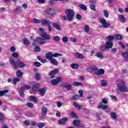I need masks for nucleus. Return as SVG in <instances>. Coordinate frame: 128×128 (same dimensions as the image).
Listing matches in <instances>:
<instances>
[{
	"mask_svg": "<svg viewBox=\"0 0 128 128\" xmlns=\"http://www.w3.org/2000/svg\"><path fill=\"white\" fill-rule=\"evenodd\" d=\"M64 12L66 16H62V20H68L69 22H72V20H74V10L66 9L65 10Z\"/></svg>",
	"mask_w": 128,
	"mask_h": 128,
	"instance_id": "f257e3e1",
	"label": "nucleus"
},
{
	"mask_svg": "<svg viewBox=\"0 0 128 128\" xmlns=\"http://www.w3.org/2000/svg\"><path fill=\"white\" fill-rule=\"evenodd\" d=\"M62 56V54H59V53H55L54 54H52L51 52H48L46 54V58H47V60H49L50 61L52 58H58V56Z\"/></svg>",
	"mask_w": 128,
	"mask_h": 128,
	"instance_id": "f03ea898",
	"label": "nucleus"
},
{
	"mask_svg": "<svg viewBox=\"0 0 128 128\" xmlns=\"http://www.w3.org/2000/svg\"><path fill=\"white\" fill-rule=\"evenodd\" d=\"M117 88L120 92H128V86L124 84H118Z\"/></svg>",
	"mask_w": 128,
	"mask_h": 128,
	"instance_id": "7ed1b4c3",
	"label": "nucleus"
},
{
	"mask_svg": "<svg viewBox=\"0 0 128 128\" xmlns=\"http://www.w3.org/2000/svg\"><path fill=\"white\" fill-rule=\"evenodd\" d=\"M45 12L46 14H50L51 16H56V13L54 12V10L51 8H46Z\"/></svg>",
	"mask_w": 128,
	"mask_h": 128,
	"instance_id": "20e7f679",
	"label": "nucleus"
},
{
	"mask_svg": "<svg viewBox=\"0 0 128 128\" xmlns=\"http://www.w3.org/2000/svg\"><path fill=\"white\" fill-rule=\"evenodd\" d=\"M99 22H100V24H102V28H108V26H110V23L106 22V19L104 18L100 19Z\"/></svg>",
	"mask_w": 128,
	"mask_h": 128,
	"instance_id": "39448f33",
	"label": "nucleus"
},
{
	"mask_svg": "<svg viewBox=\"0 0 128 128\" xmlns=\"http://www.w3.org/2000/svg\"><path fill=\"white\" fill-rule=\"evenodd\" d=\"M60 82H62V78L60 77H57L56 79L52 80L50 82L52 86H58Z\"/></svg>",
	"mask_w": 128,
	"mask_h": 128,
	"instance_id": "423d86ee",
	"label": "nucleus"
},
{
	"mask_svg": "<svg viewBox=\"0 0 128 128\" xmlns=\"http://www.w3.org/2000/svg\"><path fill=\"white\" fill-rule=\"evenodd\" d=\"M39 28L40 32H42L41 33V36H42V38H44L46 40H50V35L46 34V32H44V28Z\"/></svg>",
	"mask_w": 128,
	"mask_h": 128,
	"instance_id": "0eeeda50",
	"label": "nucleus"
},
{
	"mask_svg": "<svg viewBox=\"0 0 128 128\" xmlns=\"http://www.w3.org/2000/svg\"><path fill=\"white\" fill-rule=\"evenodd\" d=\"M73 124L77 128H84V125H82V123L80 120H74Z\"/></svg>",
	"mask_w": 128,
	"mask_h": 128,
	"instance_id": "6e6552de",
	"label": "nucleus"
},
{
	"mask_svg": "<svg viewBox=\"0 0 128 128\" xmlns=\"http://www.w3.org/2000/svg\"><path fill=\"white\" fill-rule=\"evenodd\" d=\"M87 70L89 72H94V74H96V72H98V69L96 66H91L90 68H88L87 69Z\"/></svg>",
	"mask_w": 128,
	"mask_h": 128,
	"instance_id": "1a4fd4ad",
	"label": "nucleus"
},
{
	"mask_svg": "<svg viewBox=\"0 0 128 128\" xmlns=\"http://www.w3.org/2000/svg\"><path fill=\"white\" fill-rule=\"evenodd\" d=\"M61 88H65L67 90H72V86L70 84H68L66 83H63L61 84Z\"/></svg>",
	"mask_w": 128,
	"mask_h": 128,
	"instance_id": "9d476101",
	"label": "nucleus"
},
{
	"mask_svg": "<svg viewBox=\"0 0 128 128\" xmlns=\"http://www.w3.org/2000/svg\"><path fill=\"white\" fill-rule=\"evenodd\" d=\"M40 24L42 26H50V20L42 19L40 20Z\"/></svg>",
	"mask_w": 128,
	"mask_h": 128,
	"instance_id": "9b49d317",
	"label": "nucleus"
},
{
	"mask_svg": "<svg viewBox=\"0 0 128 128\" xmlns=\"http://www.w3.org/2000/svg\"><path fill=\"white\" fill-rule=\"evenodd\" d=\"M9 62L12 66H14V70H17L18 68V64L16 62V61L14 60V58H10Z\"/></svg>",
	"mask_w": 128,
	"mask_h": 128,
	"instance_id": "f8f14e48",
	"label": "nucleus"
},
{
	"mask_svg": "<svg viewBox=\"0 0 128 128\" xmlns=\"http://www.w3.org/2000/svg\"><path fill=\"white\" fill-rule=\"evenodd\" d=\"M38 92L41 96H44L46 94V88H42L39 89Z\"/></svg>",
	"mask_w": 128,
	"mask_h": 128,
	"instance_id": "ddd939ff",
	"label": "nucleus"
},
{
	"mask_svg": "<svg viewBox=\"0 0 128 128\" xmlns=\"http://www.w3.org/2000/svg\"><path fill=\"white\" fill-rule=\"evenodd\" d=\"M67 122H68V118L66 117L63 119L59 120L58 122L60 126H62V124H64L66 123Z\"/></svg>",
	"mask_w": 128,
	"mask_h": 128,
	"instance_id": "4468645a",
	"label": "nucleus"
},
{
	"mask_svg": "<svg viewBox=\"0 0 128 128\" xmlns=\"http://www.w3.org/2000/svg\"><path fill=\"white\" fill-rule=\"evenodd\" d=\"M40 84H35L32 86V90L34 92H38Z\"/></svg>",
	"mask_w": 128,
	"mask_h": 128,
	"instance_id": "2eb2a0df",
	"label": "nucleus"
},
{
	"mask_svg": "<svg viewBox=\"0 0 128 128\" xmlns=\"http://www.w3.org/2000/svg\"><path fill=\"white\" fill-rule=\"evenodd\" d=\"M106 46L107 48H112L114 46V43L112 42L106 41Z\"/></svg>",
	"mask_w": 128,
	"mask_h": 128,
	"instance_id": "dca6fc26",
	"label": "nucleus"
},
{
	"mask_svg": "<svg viewBox=\"0 0 128 128\" xmlns=\"http://www.w3.org/2000/svg\"><path fill=\"white\" fill-rule=\"evenodd\" d=\"M48 112V108L46 107H42V116H46Z\"/></svg>",
	"mask_w": 128,
	"mask_h": 128,
	"instance_id": "f3484780",
	"label": "nucleus"
},
{
	"mask_svg": "<svg viewBox=\"0 0 128 128\" xmlns=\"http://www.w3.org/2000/svg\"><path fill=\"white\" fill-rule=\"evenodd\" d=\"M96 74V76H102V74H104V70L102 68L99 69L98 70Z\"/></svg>",
	"mask_w": 128,
	"mask_h": 128,
	"instance_id": "a211bd4d",
	"label": "nucleus"
},
{
	"mask_svg": "<svg viewBox=\"0 0 128 128\" xmlns=\"http://www.w3.org/2000/svg\"><path fill=\"white\" fill-rule=\"evenodd\" d=\"M36 42H37V44H44V39L42 38H38L36 39Z\"/></svg>",
	"mask_w": 128,
	"mask_h": 128,
	"instance_id": "6ab92c4d",
	"label": "nucleus"
},
{
	"mask_svg": "<svg viewBox=\"0 0 128 128\" xmlns=\"http://www.w3.org/2000/svg\"><path fill=\"white\" fill-rule=\"evenodd\" d=\"M73 106H74V108H78V110H82V106H84L80 105V104H78L76 102H74Z\"/></svg>",
	"mask_w": 128,
	"mask_h": 128,
	"instance_id": "aec40b11",
	"label": "nucleus"
},
{
	"mask_svg": "<svg viewBox=\"0 0 128 128\" xmlns=\"http://www.w3.org/2000/svg\"><path fill=\"white\" fill-rule=\"evenodd\" d=\"M118 18H120L122 22H126V17L124 15H122V14L119 15Z\"/></svg>",
	"mask_w": 128,
	"mask_h": 128,
	"instance_id": "412c9836",
	"label": "nucleus"
},
{
	"mask_svg": "<svg viewBox=\"0 0 128 128\" xmlns=\"http://www.w3.org/2000/svg\"><path fill=\"white\" fill-rule=\"evenodd\" d=\"M52 26L54 28L57 30H62V28L60 24H58L56 23H53Z\"/></svg>",
	"mask_w": 128,
	"mask_h": 128,
	"instance_id": "4be33fe9",
	"label": "nucleus"
},
{
	"mask_svg": "<svg viewBox=\"0 0 128 128\" xmlns=\"http://www.w3.org/2000/svg\"><path fill=\"white\" fill-rule=\"evenodd\" d=\"M8 90H6L3 91L0 90V96H8V95L6 94H8Z\"/></svg>",
	"mask_w": 128,
	"mask_h": 128,
	"instance_id": "5701e85b",
	"label": "nucleus"
},
{
	"mask_svg": "<svg viewBox=\"0 0 128 128\" xmlns=\"http://www.w3.org/2000/svg\"><path fill=\"white\" fill-rule=\"evenodd\" d=\"M58 72V70L54 69L53 70L49 72V76H54V74H56Z\"/></svg>",
	"mask_w": 128,
	"mask_h": 128,
	"instance_id": "b1692460",
	"label": "nucleus"
},
{
	"mask_svg": "<svg viewBox=\"0 0 128 128\" xmlns=\"http://www.w3.org/2000/svg\"><path fill=\"white\" fill-rule=\"evenodd\" d=\"M70 68L73 70H78L79 68L78 64L72 63L70 64Z\"/></svg>",
	"mask_w": 128,
	"mask_h": 128,
	"instance_id": "393cba45",
	"label": "nucleus"
},
{
	"mask_svg": "<svg viewBox=\"0 0 128 128\" xmlns=\"http://www.w3.org/2000/svg\"><path fill=\"white\" fill-rule=\"evenodd\" d=\"M30 102H34L35 104H36V102H38V99L34 96H30Z\"/></svg>",
	"mask_w": 128,
	"mask_h": 128,
	"instance_id": "a878e982",
	"label": "nucleus"
},
{
	"mask_svg": "<svg viewBox=\"0 0 128 128\" xmlns=\"http://www.w3.org/2000/svg\"><path fill=\"white\" fill-rule=\"evenodd\" d=\"M16 76H18V78H22V76L23 74L22 72V70H18L16 72Z\"/></svg>",
	"mask_w": 128,
	"mask_h": 128,
	"instance_id": "bb28decb",
	"label": "nucleus"
},
{
	"mask_svg": "<svg viewBox=\"0 0 128 128\" xmlns=\"http://www.w3.org/2000/svg\"><path fill=\"white\" fill-rule=\"evenodd\" d=\"M17 66H18V68H24V66H26V64H24V62H18L17 63Z\"/></svg>",
	"mask_w": 128,
	"mask_h": 128,
	"instance_id": "cd10ccee",
	"label": "nucleus"
},
{
	"mask_svg": "<svg viewBox=\"0 0 128 128\" xmlns=\"http://www.w3.org/2000/svg\"><path fill=\"white\" fill-rule=\"evenodd\" d=\"M98 108H102V110H106L108 108V106L106 105H102V103H100Z\"/></svg>",
	"mask_w": 128,
	"mask_h": 128,
	"instance_id": "c85d7f7f",
	"label": "nucleus"
},
{
	"mask_svg": "<svg viewBox=\"0 0 128 128\" xmlns=\"http://www.w3.org/2000/svg\"><path fill=\"white\" fill-rule=\"evenodd\" d=\"M79 8H81V10H88V8L86 5L84 4H80L79 5Z\"/></svg>",
	"mask_w": 128,
	"mask_h": 128,
	"instance_id": "c756f323",
	"label": "nucleus"
},
{
	"mask_svg": "<svg viewBox=\"0 0 128 128\" xmlns=\"http://www.w3.org/2000/svg\"><path fill=\"white\" fill-rule=\"evenodd\" d=\"M50 62H52L54 66H58V61H56L54 58H52Z\"/></svg>",
	"mask_w": 128,
	"mask_h": 128,
	"instance_id": "7c9ffc66",
	"label": "nucleus"
},
{
	"mask_svg": "<svg viewBox=\"0 0 128 128\" xmlns=\"http://www.w3.org/2000/svg\"><path fill=\"white\" fill-rule=\"evenodd\" d=\"M20 80L18 78V77L14 78L13 79L14 84H15V85L16 84V83L20 82Z\"/></svg>",
	"mask_w": 128,
	"mask_h": 128,
	"instance_id": "2f4dec72",
	"label": "nucleus"
},
{
	"mask_svg": "<svg viewBox=\"0 0 128 128\" xmlns=\"http://www.w3.org/2000/svg\"><path fill=\"white\" fill-rule=\"evenodd\" d=\"M108 42H112L113 40H114V36H109L106 38Z\"/></svg>",
	"mask_w": 128,
	"mask_h": 128,
	"instance_id": "473e14b6",
	"label": "nucleus"
},
{
	"mask_svg": "<svg viewBox=\"0 0 128 128\" xmlns=\"http://www.w3.org/2000/svg\"><path fill=\"white\" fill-rule=\"evenodd\" d=\"M76 56L78 58L82 59L84 58V55L80 53H76Z\"/></svg>",
	"mask_w": 128,
	"mask_h": 128,
	"instance_id": "72a5a7b5",
	"label": "nucleus"
},
{
	"mask_svg": "<svg viewBox=\"0 0 128 128\" xmlns=\"http://www.w3.org/2000/svg\"><path fill=\"white\" fill-rule=\"evenodd\" d=\"M23 42L24 44H25V46H26L30 44V41H28V39L26 38L23 39Z\"/></svg>",
	"mask_w": 128,
	"mask_h": 128,
	"instance_id": "f704fd0d",
	"label": "nucleus"
},
{
	"mask_svg": "<svg viewBox=\"0 0 128 128\" xmlns=\"http://www.w3.org/2000/svg\"><path fill=\"white\" fill-rule=\"evenodd\" d=\"M35 78L37 80H40V73H36L35 74Z\"/></svg>",
	"mask_w": 128,
	"mask_h": 128,
	"instance_id": "c9c22d12",
	"label": "nucleus"
},
{
	"mask_svg": "<svg viewBox=\"0 0 128 128\" xmlns=\"http://www.w3.org/2000/svg\"><path fill=\"white\" fill-rule=\"evenodd\" d=\"M100 82L102 86H106V84H108V82L106 80H102Z\"/></svg>",
	"mask_w": 128,
	"mask_h": 128,
	"instance_id": "e433bc0d",
	"label": "nucleus"
},
{
	"mask_svg": "<svg viewBox=\"0 0 128 128\" xmlns=\"http://www.w3.org/2000/svg\"><path fill=\"white\" fill-rule=\"evenodd\" d=\"M34 50L36 52H40V48L38 46H35Z\"/></svg>",
	"mask_w": 128,
	"mask_h": 128,
	"instance_id": "4c0bfd02",
	"label": "nucleus"
},
{
	"mask_svg": "<svg viewBox=\"0 0 128 128\" xmlns=\"http://www.w3.org/2000/svg\"><path fill=\"white\" fill-rule=\"evenodd\" d=\"M64 2V0H50L49 2V4H54V2Z\"/></svg>",
	"mask_w": 128,
	"mask_h": 128,
	"instance_id": "58836bf2",
	"label": "nucleus"
},
{
	"mask_svg": "<svg viewBox=\"0 0 128 128\" xmlns=\"http://www.w3.org/2000/svg\"><path fill=\"white\" fill-rule=\"evenodd\" d=\"M37 126L38 128H42L44 126V122H38L37 124Z\"/></svg>",
	"mask_w": 128,
	"mask_h": 128,
	"instance_id": "ea45409f",
	"label": "nucleus"
},
{
	"mask_svg": "<svg viewBox=\"0 0 128 128\" xmlns=\"http://www.w3.org/2000/svg\"><path fill=\"white\" fill-rule=\"evenodd\" d=\"M71 116L73 118H78V117L76 116V114L74 112H71Z\"/></svg>",
	"mask_w": 128,
	"mask_h": 128,
	"instance_id": "a19ab883",
	"label": "nucleus"
},
{
	"mask_svg": "<svg viewBox=\"0 0 128 128\" xmlns=\"http://www.w3.org/2000/svg\"><path fill=\"white\" fill-rule=\"evenodd\" d=\"M115 38L116 39L118 40H122V36L120 34H116Z\"/></svg>",
	"mask_w": 128,
	"mask_h": 128,
	"instance_id": "79ce46f5",
	"label": "nucleus"
},
{
	"mask_svg": "<svg viewBox=\"0 0 128 128\" xmlns=\"http://www.w3.org/2000/svg\"><path fill=\"white\" fill-rule=\"evenodd\" d=\"M84 30L86 32H90V26H88V25L86 24L84 27Z\"/></svg>",
	"mask_w": 128,
	"mask_h": 128,
	"instance_id": "37998d69",
	"label": "nucleus"
},
{
	"mask_svg": "<svg viewBox=\"0 0 128 128\" xmlns=\"http://www.w3.org/2000/svg\"><path fill=\"white\" fill-rule=\"evenodd\" d=\"M122 56L123 58H128V53L126 52H122Z\"/></svg>",
	"mask_w": 128,
	"mask_h": 128,
	"instance_id": "c03bdc74",
	"label": "nucleus"
},
{
	"mask_svg": "<svg viewBox=\"0 0 128 128\" xmlns=\"http://www.w3.org/2000/svg\"><path fill=\"white\" fill-rule=\"evenodd\" d=\"M111 116L112 118H114V120H116V118H118V117L116 116V114L114 112H112L111 114Z\"/></svg>",
	"mask_w": 128,
	"mask_h": 128,
	"instance_id": "a18cd8bd",
	"label": "nucleus"
},
{
	"mask_svg": "<svg viewBox=\"0 0 128 128\" xmlns=\"http://www.w3.org/2000/svg\"><path fill=\"white\" fill-rule=\"evenodd\" d=\"M73 84L76 86H82V83H80L78 82H72Z\"/></svg>",
	"mask_w": 128,
	"mask_h": 128,
	"instance_id": "49530a36",
	"label": "nucleus"
},
{
	"mask_svg": "<svg viewBox=\"0 0 128 128\" xmlns=\"http://www.w3.org/2000/svg\"><path fill=\"white\" fill-rule=\"evenodd\" d=\"M96 118L97 120H100L102 118H100V113H96Z\"/></svg>",
	"mask_w": 128,
	"mask_h": 128,
	"instance_id": "de8ad7c7",
	"label": "nucleus"
},
{
	"mask_svg": "<svg viewBox=\"0 0 128 128\" xmlns=\"http://www.w3.org/2000/svg\"><path fill=\"white\" fill-rule=\"evenodd\" d=\"M34 66H36L37 68L40 67V66H42V64L40 63V62H34Z\"/></svg>",
	"mask_w": 128,
	"mask_h": 128,
	"instance_id": "09e8293b",
	"label": "nucleus"
},
{
	"mask_svg": "<svg viewBox=\"0 0 128 128\" xmlns=\"http://www.w3.org/2000/svg\"><path fill=\"white\" fill-rule=\"evenodd\" d=\"M32 22H34V24H40V20L36 18H34L32 20Z\"/></svg>",
	"mask_w": 128,
	"mask_h": 128,
	"instance_id": "8fccbe9b",
	"label": "nucleus"
},
{
	"mask_svg": "<svg viewBox=\"0 0 128 128\" xmlns=\"http://www.w3.org/2000/svg\"><path fill=\"white\" fill-rule=\"evenodd\" d=\"M27 106H28V108H34V104L30 102H28L26 104Z\"/></svg>",
	"mask_w": 128,
	"mask_h": 128,
	"instance_id": "3c124183",
	"label": "nucleus"
},
{
	"mask_svg": "<svg viewBox=\"0 0 128 128\" xmlns=\"http://www.w3.org/2000/svg\"><path fill=\"white\" fill-rule=\"evenodd\" d=\"M62 40L63 42H68V37L64 36L62 38Z\"/></svg>",
	"mask_w": 128,
	"mask_h": 128,
	"instance_id": "603ef678",
	"label": "nucleus"
},
{
	"mask_svg": "<svg viewBox=\"0 0 128 128\" xmlns=\"http://www.w3.org/2000/svg\"><path fill=\"white\" fill-rule=\"evenodd\" d=\"M104 14L106 18H108V16H109L108 12L106 10H104Z\"/></svg>",
	"mask_w": 128,
	"mask_h": 128,
	"instance_id": "864d4df0",
	"label": "nucleus"
},
{
	"mask_svg": "<svg viewBox=\"0 0 128 128\" xmlns=\"http://www.w3.org/2000/svg\"><path fill=\"white\" fill-rule=\"evenodd\" d=\"M54 40L55 42H60V38L58 36H56L54 37Z\"/></svg>",
	"mask_w": 128,
	"mask_h": 128,
	"instance_id": "5fc2aeb1",
	"label": "nucleus"
},
{
	"mask_svg": "<svg viewBox=\"0 0 128 128\" xmlns=\"http://www.w3.org/2000/svg\"><path fill=\"white\" fill-rule=\"evenodd\" d=\"M12 56L13 58H18V52H14L12 54Z\"/></svg>",
	"mask_w": 128,
	"mask_h": 128,
	"instance_id": "6e6d98bb",
	"label": "nucleus"
},
{
	"mask_svg": "<svg viewBox=\"0 0 128 128\" xmlns=\"http://www.w3.org/2000/svg\"><path fill=\"white\" fill-rule=\"evenodd\" d=\"M119 44L121 48H122L123 50H124L126 48V46L122 42H119Z\"/></svg>",
	"mask_w": 128,
	"mask_h": 128,
	"instance_id": "4d7b16f0",
	"label": "nucleus"
},
{
	"mask_svg": "<svg viewBox=\"0 0 128 128\" xmlns=\"http://www.w3.org/2000/svg\"><path fill=\"white\" fill-rule=\"evenodd\" d=\"M100 50L102 51V52H104L105 50H108V48H106V46H102L100 48Z\"/></svg>",
	"mask_w": 128,
	"mask_h": 128,
	"instance_id": "13d9d810",
	"label": "nucleus"
},
{
	"mask_svg": "<svg viewBox=\"0 0 128 128\" xmlns=\"http://www.w3.org/2000/svg\"><path fill=\"white\" fill-rule=\"evenodd\" d=\"M90 8L92 10H94V12H96V6H94V4L90 5Z\"/></svg>",
	"mask_w": 128,
	"mask_h": 128,
	"instance_id": "bf43d9fd",
	"label": "nucleus"
},
{
	"mask_svg": "<svg viewBox=\"0 0 128 128\" xmlns=\"http://www.w3.org/2000/svg\"><path fill=\"white\" fill-rule=\"evenodd\" d=\"M4 120V114L0 112V120Z\"/></svg>",
	"mask_w": 128,
	"mask_h": 128,
	"instance_id": "052dcab7",
	"label": "nucleus"
},
{
	"mask_svg": "<svg viewBox=\"0 0 128 128\" xmlns=\"http://www.w3.org/2000/svg\"><path fill=\"white\" fill-rule=\"evenodd\" d=\"M96 56L97 58H102V52H98L96 54Z\"/></svg>",
	"mask_w": 128,
	"mask_h": 128,
	"instance_id": "680f3d73",
	"label": "nucleus"
},
{
	"mask_svg": "<svg viewBox=\"0 0 128 128\" xmlns=\"http://www.w3.org/2000/svg\"><path fill=\"white\" fill-rule=\"evenodd\" d=\"M76 18L79 20H82V16L80 14H77L76 15Z\"/></svg>",
	"mask_w": 128,
	"mask_h": 128,
	"instance_id": "e2e57ef3",
	"label": "nucleus"
},
{
	"mask_svg": "<svg viewBox=\"0 0 128 128\" xmlns=\"http://www.w3.org/2000/svg\"><path fill=\"white\" fill-rule=\"evenodd\" d=\"M79 94H80V98H82V96H84V92H82V90H80L78 91Z\"/></svg>",
	"mask_w": 128,
	"mask_h": 128,
	"instance_id": "0e129e2a",
	"label": "nucleus"
},
{
	"mask_svg": "<svg viewBox=\"0 0 128 128\" xmlns=\"http://www.w3.org/2000/svg\"><path fill=\"white\" fill-rule=\"evenodd\" d=\"M10 52H16V47L12 46L10 48Z\"/></svg>",
	"mask_w": 128,
	"mask_h": 128,
	"instance_id": "69168bd1",
	"label": "nucleus"
},
{
	"mask_svg": "<svg viewBox=\"0 0 128 128\" xmlns=\"http://www.w3.org/2000/svg\"><path fill=\"white\" fill-rule=\"evenodd\" d=\"M62 106V102H57V106L58 108H60Z\"/></svg>",
	"mask_w": 128,
	"mask_h": 128,
	"instance_id": "338daca9",
	"label": "nucleus"
},
{
	"mask_svg": "<svg viewBox=\"0 0 128 128\" xmlns=\"http://www.w3.org/2000/svg\"><path fill=\"white\" fill-rule=\"evenodd\" d=\"M22 7H17L14 10V12H18V10H20Z\"/></svg>",
	"mask_w": 128,
	"mask_h": 128,
	"instance_id": "774afa93",
	"label": "nucleus"
}]
</instances>
